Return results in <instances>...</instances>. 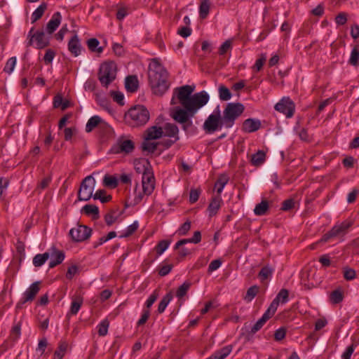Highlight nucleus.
<instances>
[{
    "mask_svg": "<svg viewBox=\"0 0 359 359\" xmlns=\"http://www.w3.org/2000/svg\"><path fill=\"white\" fill-rule=\"evenodd\" d=\"M169 74L157 58L151 60L149 66L148 79L152 93L162 96L170 88Z\"/></svg>",
    "mask_w": 359,
    "mask_h": 359,
    "instance_id": "nucleus-1",
    "label": "nucleus"
},
{
    "mask_svg": "<svg viewBox=\"0 0 359 359\" xmlns=\"http://www.w3.org/2000/svg\"><path fill=\"white\" fill-rule=\"evenodd\" d=\"M126 121L132 127L144 126L150 118L147 108L142 104L130 107L125 115Z\"/></svg>",
    "mask_w": 359,
    "mask_h": 359,
    "instance_id": "nucleus-2",
    "label": "nucleus"
},
{
    "mask_svg": "<svg viewBox=\"0 0 359 359\" xmlns=\"http://www.w3.org/2000/svg\"><path fill=\"white\" fill-rule=\"evenodd\" d=\"M117 70L116 64L114 61L108 60L101 63L97 73V78L103 87L108 88L116 79Z\"/></svg>",
    "mask_w": 359,
    "mask_h": 359,
    "instance_id": "nucleus-3",
    "label": "nucleus"
},
{
    "mask_svg": "<svg viewBox=\"0 0 359 359\" xmlns=\"http://www.w3.org/2000/svg\"><path fill=\"white\" fill-rule=\"evenodd\" d=\"M353 224V220L351 219L336 223L330 231L321 237L320 242H328L330 239L334 238H339L344 240L343 238L348 233Z\"/></svg>",
    "mask_w": 359,
    "mask_h": 359,
    "instance_id": "nucleus-4",
    "label": "nucleus"
},
{
    "mask_svg": "<svg viewBox=\"0 0 359 359\" xmlns=\"http://www.w3.org/2000/svg\"><path fill=\"white\" fill-rule=\"evenodd\" d=\"M245 107L240 102L228 103L223 111V122L226 128H231L235 121L243 113Z\"/></svg>",
    "mask_w": 359,
    "mask_h": 359,
    "instance_id": "nucleus-5",
    "label": "nucleus"
},
{
    "mask_svg": "<svg viewBox=\"0 0 359 359\" xmlns=\"http://www.w3.org/2000/svg\"><path fill=\"white\" fill-rule=\"evenodd\" d=\"M95 180L92 175L86 177L81 182L80 188L78 191V200L87 201L93 196V192Z\"/></svg>",
    "mask_w": 359,
    "mask_h": 359,
    "instance_id": "nucleus-6",
    "label": "nucleus"
},
{
    "mask_svg": "<svg viewBox=\"0 0 359 359\" xmlns=\"http://www.w3.org/2000/svg\"><path fill=\"white\" fill-rule=\"evenodd\" d=\"M135 142L131 140L125 139L124 136H121L116 144H114L109 151L110 154H129L135 149Z\"/></svg>",
    "mask_w": 359,
    "mask_h": 359,
    "instance_id": "nucleus-7",
    "label": "nucleus"
},
{
    "mask_svg": "<svg viewBox=\"0 0 359 359\" xmlns=\"http://www.w3.org/2000/svg\"><path fill=\"white\" fill-rule=\"evenodd\" d=\"M184 108L176 107L171 112V117L177 123L182 124L188 121L189 118H192L195 115V112L188 105H182Z\"/></svg>",
    "mask_w": 359,
    "mask_h": 359,
    "instance_id": "nucleus-8",
    "label": "nucleus"
},
{
    "mask_svg": "<svg viewBox=\"0 0 359 359\" xmlns=\"http://www.w3.org/2000/svg\"><path fill=\"white\" fill-rule=\"evenodd\" d=\"M274 109L285 114L287 118H291L295 111V104L290 97H284L275 104Z\"/></svg>",
    "mask_w": 359,
    "mask_h": 359,
    "instance_id": "nucleus-9",
    "label": "nucleus"
},
{
    "mask_svg": "<svg viewBox=\"0 0 359 359\" xmlns=\"http://www.w3.org/2000/svg\"><path fill=\"white\" fill-rule=\"evenodd\" d=\"M92 233V229L86 225H78L69 231V236L74 242H83L88 239Z\"/></svg>",
    "mask_w": 359,
    "mask_h": 359,
    "instance_id": "nucleus-10",
    "label": "nucleus"
},
{
    "mask_svg": "<svg viewBox=\"0 0 359 359\" xmlns=\"http://www.w3.org/2000/svg\"><path fill=\"white\" fill-rule=\"evenodd\" d=\"M225 126V123L223 122V118L219 119V116L214 115H209L205 121L203 128L205 133L212 134L215 131L221 129L222 126Z\"/></svg>",
    "mask_w": 359,
    "mask_h": 359,
    "instance_id": "nucleus-11",
    "label": "nucleus"
},
{
    "mask_svg": "<svg viewBox=\"0 0 359 359\" xmlns=\"http://www.w3.org/2000/svg\"><path fill=\"white\" fill-rule=\"evenodd\" d=\"M209 95L207 92L203 90L200 93L194 94L190 102L187 104L191 108V109L196 113L198 109L205 105L209 101Z\"/></svg>",
    "mask_w": 359,
    "mask_h": 359,
    "instance_id": "nucleus-12",
    "label": "nucleus"
},
{
    "mask_svg": "<svg viewBox=\"0 0 359 359\" xmlns=\"http://www.w3.org/2000/svg\"><path fill=\"white\" fill-rule=\"evenodd\" d=\"M155 178L154 176L153 170L147 171L144 173L142 177V190L143 192L149 196L151 194L154 189Z\"/></svg>",
    "mask_w": 359,
    "mask_h": 359,
    "instance_id": "nucleus-13",
    "label": "nucleus"
},
{
    "mask_svg": "<svg viewBox=\"0 0 359 359\" xmlns=\"http://www.w3.org/2000/svg\"><path fill=\"white\" fill-rule=\"evenodd\" d=\"M194 90V86H191L189 85H185L180 88H177L175 89V91H178L177 93V98L179 99L182 105H187L190 102L191 100V95Z\"/></svg>",
    "mask_w": 359,
    "mask_h": 359,
    "instance_id": "nucleus-14",
    "label": "nucleus"
},
{
    "mask_svg": "<svg viewBox=\"0 0 359 359\" xmlns=\"http://www.w3.org/2000/svg\"><path fill=\"white\" fill-rule=\"evenodd\" d=\"M50 250V257H51V260L49 262V268L52 269L63 262L65 255L62 250H57L55 246H53Z\"/></svg>",
    "mask_w": 359,
    "mask_h": 359,
    "instance_id": "nucleus-15",
    "label": "nucleus"
},
{
    "mask_svg": "<svg viewBox=\"0 0 359 359\" xmlns=\"http://www.w3.org/2000/svg\"><path fill=\"white\" fill-rule=\"evenodd\" d=\"M40 281H36L33 283L23 294L22 303L32 302L35 299L36 295L40 290Z\"/></svg>",
    "mask_w": 359,
    "mask_h": 359,
    "instance_id": "nucleus-16",
    "label": "nucleus"
},
{
    "mask_svg": "<svg viewBox=\"0 0 359 359\" xmlns=\"http://www.w3.org/2000/svg\"><path fill=\"white\" fill-rule=\"evenodd\" d=\"M163 135L162 127L153 126L149 127L143 134L144 139L146 140H158Z\"/></svg>",
    "mask_w": 359,
    "mask_h": 359,
    "instance_id": "nucleus-17",
    "label": "nucleus"
},
{
    "mask_svg": "<svg viewBox=\"0 0 359 359\" xmlns=\"http://www.w3.org/2000/svg\"><path fill=\"white\" fill-rule=\"evenodd\" d=\"M262 127L261 121L258 119L249 118L245 119L242 125V130L244 133H254Z\"/></svg>",
    "mask_w": 359,
    "mask_h": 359,
    "instance_id": "nucleus-18",
    "label": "nucleus"
},
{
    "mask_svg": "<svg viewBox=\"0 0 359 359\" xmlns=\"http://www.w3.org/2000/svg\"><path fill=\"white\" fill-rule=\"evenodd\" d=\"M134 167L135 171L137 173H142V175L144 173L147 172V171L149 172L152 170L149 161L145 158L135 159L134 161Z\"/></svg>",
    "mask_w": 359,
    "mask_h": 359,
    "instance_id": "nucleus-19",
    "label": "nucleus"
},
{
    "mask_svg": "<svg viewBox=\"0 0 359 359\" xmlns=\"http://www.w3.org/2000/svg\"><path fill=\"white\" fill-rule=\"evenodd\" d=\"M162 128L163 130V136L180 140L179 128L175 123H165Z\"/></svg>",
    "mask_w": 359,
    "mask_h": 359,
    "instance_id": "nucleus-20",
    "label": "nucleus"
},
{
    "mask_svg": "<svg viewBox=\"0 0 359 359\" xmlns=\"http://www.w3.org/2000/svg\"><path fill=\"white\" fill-rule=\"evenodd\" d=\"M81 46L79 36L75 34L69 40L68 43V50L75 57H77L81 53Z\"/></svg>",
    "mask_w": 359,
    "mask_h": 359,
    "instance_id": "nucleus-21",
    "label": "nucleus"
},
{
    "mask_svg": "<svg viewBox=\"0 0 359 359\" xmlns=\"http://www.w3.org/2000/svg\"><path fill=\"white\" fill-rule=\"evenodd\" d=\"M62 16L60 12L55 13L46 25V31L48 34H53L59 27Z\"/></svg>",
    "mask_w": 359,
    "mask_h": 359,
    "instance_id": "nucleus-22",
    "label": "nucleus"
},
{
    "mask_svg": "<svg viewBox=\"0 0 359 359\" xmlns=\"http://www.w3.org/2000/svg\"><path fill=\"white\" fill-rule=\"evenodd\" d=\"M222 203V199L221 196H217L212 198L210 203L208 207V211L209 212L210 217L215 216L221 207V203Z\"/></svg>",
    "mask_w": 359,
    "mask_h": 359,
    "instance_id": "nucleus-23",
    "label": "nucleus"
},
{
    "mask_svg": "<svg viewBox=\"0 0 359 359\" xmlns=\"http://www.w3.org/2000/svg\"><path fill=\"white\" fill-rule=\"evenodd\" d=\"M125 87L128 92L135 93L138 90L139 81L137 76H128L126 78Z\"/></svg>",
    "mask_w": 359,
    "mask_h": 359,
    "instance_id": "nucleus-24",
    "label": "nucleus"
},
{
    "mask_svg": "<svg viewBox=\"0 0 359 359\" xmlns=\"http://www.w3.org/2000/svg\"><path fill=\"white\" fill-rule=\"evenodd\" d=\"M271 203L272 202H269L266 198H263L262 201L256 205L254 209V213L257 216L265 215Z\"/></svg>",
    "mask_w": 359,
    "mask_h": 359,
    "instance_id": "nucleus-25",
    "label": "nucleus"
},
{
    "mask_svg": "<svg viewBox=\"0 0 359 359\" xmlns=\"http://www.w3.org/2000/svg\"><path fill=\"white\" fill-rule=\"evenodd\" d=\"M232 345H228L222 347V348L216 351L212 355H211L207 359H224L227 357L232 351Z\"/></svg>",
    "mask_w": 359,
    "mask_h": 359,
    "instance_id": "nucleus-26",
    "label": "nucleus"
},
{
    "mask_svg": "<svg viewBox=\"0 0 359 359\" xmlns=\"http://www.w3.org/2000/svg\"><path fill=\"white\" fill-rule=\"evenodd\" d=\"M36 48L42 49L49 46V41L45 37V34L42 31H37L34 34Z\"/></svg>",
    "mask_w": 359,
    "mask_h": 359,
    "instance_id": "nucleus-27",
    "label": "nucleus"
},
{
    "mask_svg": "<svg viewBox=\"0 0 359 359\" xmlns=\"http://www.w3.org/2000/svg\"><path fill=\"white\" fill-rule=\"evenodd\" d=\"M229 180V176L226 173L220 174L218 176L217 181L215 183V189H216L217 194L220 196L224 187Z\"/></svg>",
    "mask_w": 359,
    "mask_h": 359,
    "instance_id": "nucleus-28",
    "label": "nucleus"
},
{
    "mask_svg": "<svg viewBox=\"0 0 359 359\" xmlns=\"http://www.w3.org/2000/svg\"><path fill=\"white\" fill-rule=\"evenodd\" d=\"M266 161V152L262 150H258L257 153L252 154L250 158V163L252 165L259 167Z\"/></svg>",
    "mask_w": 359,
    "mask_h": 359,
    "instance_id": "nucleus-29",
    "label": "nucleus"
},
{
    "mask_svg": "<svg viewBox=\"0 0 359 359\" xmlns=\"http://www.w3.org/2000/svg\"><path fill=\"white\" fill-rule=\"evenodd\" d=\"M103 120L99 116H93L89 118L86 125V132L89 133L102 123Z\"/></svg>",
    "mask_w": 359,
    "mask_h": 359,
    "instance_id": "nucleus-30",
    "label": "nucleus"
},
{
    "mask_svg": "<svg viewBox=\"0 0 359 359\" xmlns=\"http://www.w3.org/2000/svg\"><path fill=\"white\" fill-rule=\"evenodd\" d=\"M68 343L65 340H60L57 349L54 352L53 359H62L67 351Z\"/></svg>",
    "mask_w": 359,
    "mask_h": 359,
    "instance_id": "nucleus-31",
    "label": "nucleus"
},
{
    "mask_svg": "<svg viewBox=\"0 0 359 359\" xmlns=\"http://www.w3.org/2000/svg\"><path fill=\"white\" fill-rule=\"evenodd\" d=\"M98 130L102 139H109L113 136V128L104 121L99 126Z\"/></svg>",
    "mask_w": 359,
    "mask_h": 359,
    "instance_id": "nucleus-32",
    "label": "nucleus"
},
{
    "mask_svg": "<svg viewBox=\"0 0 359 359\" xmlns=\"http://www.w3.org/2000/svg\"><path fill=\"white\" fill-rule=\"evenodd\" d=\"M83 299L81 295H75L72 297V301L70 307V313L76 315L78 313L79 309L83 304Z\"/></svg>",
    "mask_w": 359,
    "mask_h": 359,
    "instance_id": "nucleus-33",
    "label": "nucleus"
},
{
    "mask_svg": "<svg viewBox=\"0 0 359 359\" xmlns=\"http://www.w3.org/2000/svg\"><path fill=\"white\" fill-rule=\"evenodd\" d=\"M191 286V283L189 280H186L181 285L176 291V297L179 299H183L184 297L187 295L189 290Z\"/></svg>",
    "mask_w": 359,
    "mask_h": 359,
    "instance_id": "nucleus-34",
    "label": "nucleus"
},
{
    "mask_svg": "<svg viewBox=\"0 0 359 359\" xmlns=\"http://www.w3.org/2000/svg\"><path fill=\"white\" fill-rule=\"evenodd\" d=\"M150 140H146L144 139L141 144V149L142 151H147L148 153L153 154L157 149L159 145L158 142H151Z\"/></svg>",
    "mask_w": 359,
    "mask_h": 359,
    "instance_id": "nucleus-35",
    "label": "nucleus"
},
{
    "mask_svg": "<svg viewBox=\"0 0 359 359\" xmlns=\"http://www.w3.org/2000/svg\"><path fill=\"white\" fill-rule=\"evenodd\" d=\"M173 295L172 291L168 292L161 300L158 306V312L162 313L164 312L169 302L172 299Z\"/></svg>",
    "mask_w": 359,
    "mask_h": 359,
    "instance_id": "nucleus-36",
    "label": "nucleus"
},
{
    "mask_svg": "<svg viewBox=\"0 0 359 359\" xmlns=\"http://www.w3.org/2000/svg\"><path fill=\"white\" fill-rule=\"evenodd\" d=\"M210 2L209 0H201L199 6V16L201 19H205L209 14Z\"/></svg>",
    "mask_w": 359,
    "mask_h": 359,
    "instance_id": "nucleus-37",
    "label": "nucleus"
},
{
    "mask_svg": "<svg viewBox=\"0 0 359 359\" xmlns=\"http://www.w3.org/2000/svg\"><path fill=\"white\" fill-rule=\"evenodd\" d=\"M95 200H100L101 203H106L111 201V195H107V191L104 189H99L93 195Z\"/></svg>",
    "mask_w": 359,
    "mask_h": 359,
    "instance_id": "nucleus-38",
    "label": "nucleus"
},
{
    "mask_svg": "<svg viewBox=\"0 0 359 359\" xmlns=\"http://www.w3.org/2000/svg\"><path fill=\"white\" fill-rule=\"evenodd\" d=\"M82 212L86 215H93V219L99 218V208L95 205L88 204L83 207Z\"/></svg>",
    "mask_w": 359,
    "mask_h": 359,
    "instance_id": "nucleus-39",
    "label": "nucleus"
},
{
    "mask_svg": "<svg viewBox=\"0 0 359 359\" xmlns=\"http://www.w3.org/2000/svg\"><path fill=\"white\" fill-rule=\"evenodd\" d=\"M49 257V252H46L43 254H37L33 258V264L36 267L41 266Z\"/></svg>",
    "mask_w": 359,
    "mask_h": 359,
    "instance_id": "nucleus-40",
    "label": "nucleus"
},
{
    "mask_svg": "<svg viewBox=\"0 0 359 359\" xmlns=\"http://www.w3.org/2000/svg\"><path fill=\"white\" fill-rule=\"evenodd\" d=\"M348 63L354 67L359 65V44H356L353 46Z\"/></svg>",
    "mask_w": 359,
    "mask_h": 359,
    "instance_id": "nucleus-41",
    "label": "nucleus"
},
{
    "mask_svg": "<svg viewBox=\"0 0 359 359\" xmlns=\"http://www.w3.org/2000/svg\"><path fill=\"white\" fill-rule=\"evenodd\" d=\"M103 184L106 187L115 189L118 185V181L115 176L106 175L103 179Z\"/></svg>",
    "mask_w": 359,
    "mask_h": 359,
    "instance_id": "nucleus-42",
    "label": "nucleus"
},
{
    "mask_svg": "<svg viewBox=\"0 0 359 359\" xmlns=\"http://www.w3.org/2000/svg\"><path fill=\"white\" fill-rule=\"evenodd\" d=\"M219 97L222 101L229 100L231 97L230 90L223 84L219 85L218 88Z\"/></svg>",
    "mask_w": 359,
    "mask_h": 359,
    "instance_id": "nucleus-43",
    "label": "nucleus"
},
{
    "mask_svg": "<svg viewBox=\"0 0 359 359\" xmlns=\"http://www.w3.org/2000/svg\"><path fill=\"white\" fill-rule=\"evenodd\" d=\"M344 299V293L341 289L333 290L330 295V300L332 304H337Z\"/></svg>",
    "mask_w": 359,
    "mask_h": 359,
    "instance_id": "nucleus-44",
    "label": "nucleus"
},
{
    "mask_svg": "<svg viewBox=\"0 0 359 359\" xmlns=\"http://www.w3.org/2000/svg\"><path fill=\"white\" fill-rule=\"evenodd\" d=\"M266 320L264 318H261L259 319L256 323L252 327L250 331L246 335V339L250 340V337H252L257 332H258L263 325L266 323Z\"/></svg>",
    "mask_w": 359,
    "mask_h": 359,
    "instance_id": "nucleus-45",
    "label": "nucleus"
},
{
    "mask_svg": "<svg viewBox=\"0 0 359 359\" xmlns=\"http://www.w3.org/2000/svg\"><path fill=\"white\" fill-rule=\"evenodd\" d=\"M259 287L258 285H252L250 287L246 292L245 296L244 297V299L247 302H250L259 293Z\"/></svg>",
    "mask_w": 359,
    "mask_h": 359,
    "instance_id": "nucleus-46",
    "label": "nucleus"
},
{
    "mask_svg": "<svg viewBox=\"0 0 359 359\" xmlns=\"http://www.w3.org/2000/svg\"><path fill=\"white\" fill-rule=\"evenodd\" d=\"M170 243L169 240L160 241L154 248L157 256L162 255L168 249Z\"/></svg>",
    "mask_w": 359,
    "mask_h": 359,
    "instance_id": "nucleus-47",
    "label": "nucleus"
},
{
    "mask_svg": "<svg viewBox=\"0 0 359 359\" xmlns=\"http://www.w3.org/2000/svg\"><path fill=\"white\" fill-rule=\"evenodd\" d=\"M47 8V5L43 3L41 4L32 13V22L34 23L38 20H39L43 15L46 9Z\"/></svg>",
    "mask_w": 359,
    "mask_h": 359,
    "instance_id": "nucleus-48",
    "label": "nucleus"
},
{
    "mask_svg": "<svg viewBox=\"0 0 359 359\" xmlns=\"http://www.w3.org/2000/svg\"><path fill=\"white\" fill-rule=\"evenodd\" d=\"M273 269L269 266V265L263 266L260 271L258 273V278H260L261 281L268 279L270 276H271L273 273Z\"/></svg>",
    "mask_w": 359,
    "mask_h": 359,
    "instance_id": "nucleus-49",
    "label": "nucleus"
},
{
    "mask_svg": "<svg viewBox=\"0 0 359 359\" xmlns=\"http://www.w3.org/2000/svg\"><path fill=\"white\" fill-rule=\"evenodd\" d=\"M100 41L95 38H91L87 41L88 49L91 52L102 53L103 51L102 47H98Z\"/></svg>",
    "mask_w": 359,
    "mask_h": 359,
    "instance_id": "nucleus-50",
    "label": "nucleus"
},
{
    "mask_svg": "<svg viewBox=\"0 0 359 359\" xmlns=\"http://www.w3.org/2000/svg\"><path fill=\"white\" fill-rule=\"evenodd\" d=\"M21 326L22 322L19 321L18 323L15 324L11 328L10 332V338L13 341H16L18 339L21 334Z\"/></svg>",
    "mask_w": 359,
    "mask_h": 359,
    "instance_id": "nucleus-51",
    "label": "nucleus"
},
{
    "mask_svg": "<svg viewBox=\"0 0 359 359\" xmlns=\"http://www.w3.org/2000/svg\"><path fill=\"white\" fill-rule=\"evenodd\" d=\"M277 302L281 304H285L289 300V292L287 289H281L275 299Z\"/></svg>",
    "mask_w": 359,
    "mask_h": 359,
    "instance_id": "nucleus-52",
    "label": "nucleus"
},
{
    "mask_svg": "<svg viewBox=\"0 0 359 359\" xmlns=\"http://www.w3.org/2000/svg\"><path fill=\"white\" fill-rule=\"evenodd\" d=\"M177 257H176L177 262H182L185 257L191 254H192V251L187 248H180L178 249Z\"/></svg>",
    "mask_w": 359,
    "mask_h": 359,
    "instance_id": "nucleus-53",
    "label": "nucleus"
},
{
    "mask_svg": "<svg viewBox=\"0 0 359 359\" xmlns=\"http://www.w3.org/2000/svg\"><path fill=\"white\" fill-rule=\"evenodd\" d=\"M139 224L137 221L128 226L126 231L120 236V238H127L133 235L138 229Z\"/></svg>",
    "mask_w": 359,
    "mask_h": 359,
    "instance_id": "nucleus-54",
    "label": "nucleus"
},
{
    "mask_svg": "<svg viewBox=\"0 0 359 359\" xmlns=\"http://www.w3.org/2000/svg\"><path fill=\"white\" fill-rule=\"evenodd\" d=\"M191 222L189 220H187L180 226V228L177 230L176 233L178 234V236H186L191 229Z\"/></svg>",
    "mask_w": 359,
    "mask_h": 359,
    "instance_id": "nucleus-55",
    "label": "nucleus"
},
{
    "mask_svg": "<svg viewBox=\"0 0 359 359\" xmlns=\"http://www.w3.org/2000/svg\"><path fill=\"white\" fill-rule=\"evenodd\" d=\"M344 278L346 280H352L356 278V272L353 269L348 266L343 269Z\"/></svg>",
    "mask_w": 359,
    "mask_h": 359,
    "instance_id": "nucleus-56",
    "label": "nucleus"
},
{
    "mask_svg": "<svg viewBox=\"0 0 359 359\" xmlns=\"http://www.w3.org/2000/svg\"><path fill=\"white\" fill-rule=\"evenodd\" d=\"M15 64H16V57H11V58H9L7 60V62L5 65V67L4 68V71L8 74H11V72L14 69Z\"/></svg>",
    "mask_w": 359,
    "mask_h": 359,
    "instance_id": "nucleus-57",
    "label": "nucleus"
},
{
    "mask_svg": "<svg viewBox=\"0 0 359 359\" xmlns=\"http://www.w3.org/2000/svg\"><path fill=\"white\" fill-rule=\"evenodd\" d=\"M109 322L107 319L102 320L98 325V334L100 336H105L108 332Z\"/></svg>",
    "mask_w": 359,
    "mask_h": 359,
    "instance_id": "nucleus-58",
    "label": "nucleus"
},
{
    "mask_svg": "<svg viewBox=\"0 0 359 359\" xmlns=\"http://www.w3.org/2000/svg\"><path fill=\"white\" fill-rule=\"evenodd\" d=\"M201 190L198 189H191L189 192V202L193 204L195 203L199 198Z\"/></svg>",
    "mask_w": 359,
    "mask_h": 359,
    "instance_id": "nucleus-59",
    "label": "nucleus"
},
{
    "mask_svg": "<svg viewBox=\"0 0 359 359\" xmlns=\"http://www.w3.org/2000/svg\"><path fill=\"white\" fill-rule=\"evenodd\" d=\"M295 201L293 198H288L285 200L282 203V206L280 210L283 211H288L294 208Z\"/></svg>",
    "mask_w": 359,
    "mask_h": 359,
    "instance_id": "nucleus-60",
    "label": "nucleus"
},
{
    "mask_svg": "<svg viewBox=\"0 0 359 359\" xmlns=\"http://www.w3.org/2000/svg\"><path fill=\"white\" fill-rule=\"evenodd\" d=\"M118 10L116 14V19L118 20H122L128 14V8L123 6H117Z\"/></svg>",
    "mask_w": 359,
    "mask_h": 359,
    "instance_id": "nucleus-61",
    "label": "nucleus"
},
{
    "mask_svg": "<svg viewBox=\"0 0 359 359\" xmlns=\"http://www.w3.org/2000/svg\"><path fill=\"white\" fill-rule=\"evenodd\" d=\"M287 329L285 327H281L276 330L274 333L275 341H279L285 337Z\"/></svg>",
    "mask_w": 359,
    "mask_h": 359,
    "instance_id": "nucleus-62",
    "label": "nucleus"
},
{
    "mask_svg": "<svg viewBox=\"0 0 359 359\" xmlns=\"http://www.w3.org/2000/svg\"><path fill=\"white\" fill-rule=\"evenodd\" d=\"M111 95L113 97V100L116 102L118 104L123 106L124 104L123 102V94L119 91H111Z\"/></svg>",
    "mask_w": 359,
    "mask_h": 359,
    "instance_id": "nucleus-63",
    "label": "nucleus"
},
{
    "mask_svg": "<svg viewBox=\"0 0 359 359\" xmlns=\"http://www.w3.org/2000/svg\"><path fill=\"white\" fill-rule=\"evenodd\" d=\"M115 211L111 210L104 216V221L107 226H111L116 220V217L114 216Z\"/></svg>",
    "mask_w": 359,
    "mask_h": 359,
    "instance_id": "nucleus-64",
    "label": "nucleus"
}]
</instances>
